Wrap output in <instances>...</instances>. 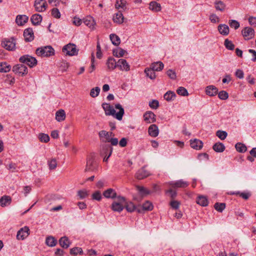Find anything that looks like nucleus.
<instances>
[{
  "label": "nucleus",
  "mask_w": 256,
  "mask_h": 256,
  "mask_svg": "<svg viewBox=\"0 0 256 256\" xmlns=\"http://www.w3.org/2000/svg\"><path fill=\"white\" fill-rule=\"evenodd\" d=\"M100 89L99 87L96 86L92 88L90 92V96L92 98H96L100 94Z\"/></svg>",
  "instance_id": "nucleus-50"
},
{
  "label": "nucleus",
  "mask_w": 256,
  "mask_h": 256,
  "mask_svg": "<svg viewBox=\"0 0 256 256\" xmlns=\"http://www.w3.org/2000/svg\"><path fill=\"white\" fill-rule=\"evenodd\" d=\"M218 29L220 33L223 36H227L229 34V27L225 24H220Z\"/></svg>",
  "instance_id": "nucleus-29"
},
{
  "label": "nucleus",
  "mask_w": 256,
  "mask_h": 256,
  "mask_svg": "<svg viewBox=\"0 0 256 256\" xmlns=\"http://www.w3.org/2000/svg\"><path fill=\"white\" fill-rule=\"evenodd\" d=\"M144 73L146 74V76L148 77L151 80H154L156 78L155 71H154L151 68H146L144 70Z\"/></svg>",
  "instance_id": "nucleus-37"
},
{
  "label": "nucleus",
  "mask_w": 256,
  "mask_h": 256,
  "mask_svg": "<svg viewBox=\"0 0 256 256\" xmlns=\"http://www.w3.org/2000/svg\"><path fill=\"white\" fill-rule=\"evenodd\" d=\"M218 97L220 99L222 100H226L228 98V93L225 90H221L218 94Z\"/></svg>",
  "instance_id": "nucleus-57"
},
{
  "label": "nucleus",
  "mask_w": 256,
  "mask_h": 256,
  "mask_svg": "<svg viewBox=\"0 0 256 256\" xmlns=\"http://www.w3.org/2000/svg\"><path fill=\"white\" fill-rule=\"evenodd\" d=\"M110 38L114 46H118L120 42V38L116 34H111L110 36Z\"/></svg>",
  "instance_id": "nucleus-41"
},
{
  "label": "nucleus",
  "mask_w": 256,
  "mask_h": 256,
  "mask_svg": "<svg viewBox=\"0 0 256 256\" xmlns=\"http://www.w3.org/2000/svg\"><path fill=\"white\" fill-rule=\"evenodd\" d=\"M170 184L174 188H184L188 186V183L182 180H180L176 182H172L170 183Z\"/></svg>",
  "instance_id": "nucleus-17"
},
{
  "label": "nucleus",
  "mask_w": 256,
  "mask_h": 256,
  "mask_svg": "<svg viewBox=\"0 0 256 256\" xmlns=\"http://www.w3.org/2000/svg\"><path fill=\"white\" fill-rule=\"evenodd\" d=\"M213 150L217 152H223L225 150L224 144L221 142H216L212 146Z\"/></svg>",
  "instance_id": "nucleus-38"
},
{
  "label": "nucleus",
  "mask_w": 256,
  "mask_h": 256,
  "mask_svg": "<svg viewBox=\"0 0 256 256\" xmlns=\"http://www.w3.org/2000/svg\"><path fill=\"white\" fill-rule=\"evenodd\" d=\"M190 145L191 147L196 150H200L202 148L203 143L202 142L198 139H194V140H190Z\"/></svg>",
  "instance_id": "nucleus-24"
},
{
  "label": "nucleus",
  "mask_w": 256,
  "mask_h": 256,
  "mask_svg": "<svg viewBox=\"0 0 256 256\" xmlns=\"http://www.w3.org/2000/svg\"><path fill=\"white\" fill-rule=\"evenodd\" d=\"M28 20V16L26 15H18L16 18V22L18 26H23Z\"/></svg>",
  "instance_id": "nucleus-27"
},
{
  "label": "nucleus",
  "mask_w": 256,
  "mask_h": 256,
  "mask_svg": "<svg viewBox=\"0 0 256 256\" xmlns=\"http://www.w3.org/2000/svg\"><path fill=\"white\" fill-rule=\"evenodd\" d=\"M196 203L202 206H206L208 204L207 198L204 196H199L196 200Z\"/></svg>",
  "instance_id": "nucleus-32"
},
{
  "label": "nucleus",
  "mask_w": 256,
  "mask_h": 256,
  "mask_svg": "<svg viewBox=\"0 0 256 256\" xmlns=\"http://www.w3.org/2000/svg\"><path fill=\"white\" fill-rule=\"evenodd\" d=\"M224 45L228 50H234V45L231 40H230L228 38L224 40Z\"/></svg>",
  "instance_id": "nucleus-49"
},
{
  "label": "nucleus",
  "mask_w": 256,
  "mask_h": 256,
  "mask_svg": "<svg viewBox=\"0 0 256 256\" xmlns=\"http://www.w3.org/2000/svg\"><path fill=\"white\" fill-rule=\"evenodd\" d=\"M19 61L21 63L27 64L30 68L35 66L38 63L36 59L28 54L24 55L19 58Z\"/></svg>",
  "instance_id": "nucleus-5"
},
{
  "label": "nucleus",
  "mask_w": 256,
  "mask_h": 256,
  "mask_svg": "<svg viewBox=\"0 0 256 256\" xmlns=\"http://www.w3.org/2000/svg\"><path fill=\"white\" fill-rule=\"evenodd\" d=\"M126 52L122 48H118L116 50H114V54L117 57H122Z\"/></svg>",
  "instance_id": "nucleus-55"
},
{
  "label": "nucleus",
  "mask_w": 256,
  "mask_h": 256,
  "mask_svg": "<svg viewBox=\"0 0 256 256\" xmlns=\"http://www.w3.org/2000/svg\"><path fill=\"white\" fill-rule=\"evenodd\" d=\"M165 193L166 195L170 196L172 200L175 198L177 196L176 192L172 188L166 190Z\"/></svg>",
  "instance_id": "nucleus-53"
},
{
  "label": "nucleus",
  "mask_w": 256,
  "mask_h": 256,
  "mask_svg": "<svg viewBox=\"0 0 256 256\" xmlns=\"http://www.w3.org/2000/svg\"><path fill=\"white\" fill-rule=\"evenodd\" d=\"M52 14L54 18H60V12L57 8H54L52 10Z\"/></svg>",
  "instance_id": "nucleus-64"
},
{
  "label": "nucleus",
  "mask_w": 256,
  "mask_h": 256,
  "mask_svg": "<svg viewBox=\"0 0 256 256\" xmlns=\"http://www.w3.org/2000/svg\"><path fill=\"white\" fill-rule=\"evenodd\" d=\"M176 97V94L172 91L167 92L164 96V98L167 101H170Z\"/></svg>",
  "instance_id": "nucleus-42"
},
{
  "label": "nucleus",
  "mask_w": 256,
  "mask_h": 256,
  "mask_svg": "<svg viewBox=\"0 0 256 256\" xmlns=\"http://www.w3.org/2000/svg\"><path fill=\"white\" fill-rule=\"evenodd\" d=\"M48 164L50 170H54L57 166V162L56 158H52L50 160H48Z\"/></svg>",
  "instance_id": "nucleus-51"
},
{
  "label": "nucleus",
  "mask_w": 256,
  "mask_h": 256,
  "mask_svg": "<svg viewBox=\"0 0 256 256\" xmlns=\"http://www.w3.org/2000/svg\"><path fill=\"white\" fill-rule=\"evenodd\" d=\"M214 6L217 10L223 12L226 8V4L221 0L214 2Z\"/></svg>",
  "instance_id": "nucleus-40"
},
{
  "label": "nucleus",
  "mask_w": 256,
  "mask_h": 256,
  "mask_svg": "<svg viewBox=\"0 0 256 256\" xmlns=\"http://www.w3.org/2000/svg\"><path fill=\"white\" fill-rule=\"evenodd\" d=\"M149 106L152 109H156L159 106V102L157 100H152L150 102Z\"/></svg>",
  "instance_id": "nucleus-63"
},
{
  "label": "nucleus",
  "mask_w": 256,
  "mask_h": 256,
  "mask_svg": "<svg viewBox=\"0 0 256 256\" xmlns=\"http://www.w3.org/2000/svg\"><path fill=\"white\" fill-rule=\"evenodd\" d=\"M235 148L238 152L241 153H244L247 150V148L246 145L240 142L236 144Z\"/></svg>",
  "instance_id": "nucleus-43"
},
{
  "label": "nucleus",
  "mask_w": 256,
  "mask_h": 256,
  "mask_svg": "<svg viewBox=\"0 0 256 256\" xmlns=\"http://www.w3.org/2000/svg\"><path fill=\"white\" fill-rule=\"evenodd\" d=\"M113 150L112 146L108 144H104L102 146L100 156H104V162H107Z\"/></svg>",
  "instance_id": "nucleus-4"
},
{
  "label": "nucleus",
  "mask_w": 256,
  "mask_h": 256,
  "mask_svg": "<svg viewBox=\"0 0 256 256\" xmlns=\"http://www.w3.org/2000/svg\"><path fill=\"white\" fill-rule=\"evenodd\" d=\"M149 8L154 12H158L161 10L160 4L156 1H152L149 4Z\"/></svg>",
  "instance_id": "nucleus-30"
},
{
  "label": "nucleus",
  "mask_w": 256,
  "mask_h": 256,
  "mask_svg": "<svg viewBox=\"0 0 256 256\" xmlns=\"http://www.w3.org/2000/svg\"><path fill=\"white\" fill-rule=\"evenodd\" d=\"M88 195V192L86 190H80L78 192V196L80 199H84Z\"/></svg>",
  "instance_id": "nucleus-58"
},
{
  "label": "nucleus",
  "mask_w": 256,
  "mask_h": 256,
  "mask_svg": "<svg viewBox=\"0 0 256 256\" xmlns=\"http://www.w3.org/2000/svg\"><path fill=\"white\" fill-rule=\"evenodd\" d=\"M102 106L106 116H112L119 120H122V116L124 114V110L122 105L120 104H115V108L119 110L118 112H116L113 106L109 104L103 103L102 104Z\"/></svg>",
  "instance_id": "nucleus-1"
},
{
  "label": "nucleus",
  "mask_w": 256,
  "mask_h": 256,
  "mask_svg": "<svg viewBox=\"0 0 256 256\" xmlns=\"http://www.w3.org/2000/svg\"><path fill=\"white\" fill-rule=\"evenodd\" d=\"M228 23L230 26L235 30L238 29L240 27V23L236 20H230Z\"/></svg>",
  "instance_id": "nucleus-59"
},
{
  "label": "nucleus",
  "mask_w": 256,
  "mask_h": 256,
  "mask_svg": "<svg viewBox=\"0 0 256 256\" xmlns=\"http://www.w3.org/2000/svg\"><path fill=\"white\" fill-rule=\"evenodd\" d=\"M126 2L125 0H117L116 4V8H124L126 6Z\"/></svg>",
  "instance_id": "nucleus-60"
},
{
  "label": "nucleus",
  "mask_w": 256,
  "mask_h": 256,
  "mask_svg": "<svg viewBox=\"0 0 256 256\" xmlns=\"http://www.w3.org/2000/svg\"><path fill=\"white\" fill-rule=\"evenodd\" d=\"M12 202V198L10 196H4L0 198V206L4 207L9 206Z\"/></svg>",
  "instance_id": "nucleus-25"
},
{
  "label": "nucleus",
  "mask_w": 256,
  "mask_h": 256,
  "mask_svg": "<svg viewBox=\"0 0 256 256\" xmlns=\"http://www.w3.org/2000/svg\"><path fill=\"white\" fill-rule=\"evenodd\" d=\"M97 163L96 161L92 158H89L86 162V171L94 170L96 166Z\"/></svg>",
  "instance_id": "nucleus-16"
},
{
  "label": "nucleus",
  "mask_w": 256,
  "mask_h": 256,
  "mask_svg": "<svg viewBox=\"0 0 256 256\" xmlns=\"http://www.w3.org/2000/svg\"><path fill=\"white\" fill-rule=\"evenodd\" d=\"M16 38L12 37L10 38H4L2 42V45L6 50L13 51L16 49Z\"/></svg>",
  "instance_id": "nucleus-6"
},
{
  "label": "nucleus",
  "mask_w": 256,
  "mask_h": 256,
  "mask_svg": "<svg viewBox=\"0 0 256 256\" xmlns=\"http://www.w3.org/2000/svg\"><path fill=\"white\" fill-rule=\"evenodd\" d=\"M214 208L218 212H222L226 208V204L216 202L214 205Z\"/></svg>",
  "instance_id": "nucleus-48"
},
{
  "label": "nucleus",
  "mask_w": 256,
  "mask_h": 256,
  "mask_svg": "<svg viewBox=\"0 0 256 256\" xmlns=\"http://www.w3.org/2000/svg\"><path fill=\"white\" fill-rule=\"evenodd\" d=\"M150 175L149 172L146 170L144 166L139 170L136 174L135 176L138 180H142Z\"/></svg>",
  "instance_id": "nucleus-15"
},
{
  "label": "nucleus",
  "mask_w": 256,
  "mask_h": 256,
  "mask_svg": "<svg viewBox=\"0 0 256 256\" xmlns=\"http://www.w3.org/2000/svg\"><path fill=\"white\" fill-rule=\"evenodd\" d=\"M34 6L36 12H42L46 10L47 4L45 0H35Z\"/></svg>",
  "instance_id": "nucleus-10"
},
{
  "label": "nucleus",
  "mask_w": 256,
  "mask_h": 256,
  "mask_svg": "<svg viewBox=\"0 0 256 256\" xmlns=\"http://www.w3.org/2000/svg\"><path fill=\"white\" fill-rule=\"evenodd\" d=\"M38 139L41 142L46 143L50 140V137L47 134L40 133L38 134Z\"/></svg>",
  "instance_id": "nucleus-46"
},
{
  "label": "nucleus",
  "mask_w": 256,
  "mask_h": 256,
  "mask_svg": "<svg viewBox=\"0 0 256 256\" xmlns=\"http://www.w3.org/2000/svg\"><path fill=\"white\" fill-rule=\"evenodd\" d=\"M153 205L150 201H146L142 204V209L144 210H152L153 209Z\"/></svg>",
  "instance_id": "nucleus-52"
},
{
  "label": "nucleus",
  "mask_w": 256,
  "mask_h": 256,
  "mask_svg": "<svg viewBox=\"0 0 256 256\" xmlns=\"http://www.w3.org/2000/svg\"><path fill=\"white\" fill-rule=\"evenodd\" d=\"M164 64L161 62H156L152 63L150 65V68H152L154 71H160L162 70L164 68Z\"/></svg>",
  "instance_id": "nucleus-35"
},
{
  "label": "nucleus",
  "mask_w": 256,
  "mask_h": 256,
  "mask_svg": "<svg viewBox=\"0 0 256 256\" xmlns=\"http://www.w3.org/2000/svg\"><path fill=\"white\" fill-rule=\"evenodd\" d=\"M66 117V112L64 110H59L56 112V119L58 122L64 121Z\"/></svg>",
  "instance_id": "nucleus-28"
},
{
  "label": "nucleus",
  "mask_w": 256,
  "mask_h": 256,
  "mask_svg": "<svg viewBox=\"0 0 256 256\" xmlns=\"http://www.w3.org/2000/svg\"><path fill=\"white\" fill-rule=\"evenodd\" d=\"M62 52H66L67 55L72 56L78 54V50L74 44H68L64 46L62 48Z\"/></svg>",
  "instance_id": "nucleus-8"
},
{
  "label": "nucleus",
  "mask_w": 256,
  "mask_h": 256,
  "mask_svg": "<svg viewBox=\"0 0 256 256\" xmlns=\"http://www.w3.org/2000/svg\"><path fill=\"white\" fill-rule=\"evenodd\" d=\"M176 92L178 94L182 96H187L188 95V93L186 89L182 86L178 88Z\"/></svg>",
  "instance_id": "nucleus-54"
},
{
  "label": "nucleus",
  "mask_w": 256,
  "mask_h": 256,
  "mask_svg": "<svg viewBox=\"0 0 256 256\" xmlns=\"http://www.w3.org/2000/svg\"><path fill=\"white\" fill-rule=\"evenodd\" d=\"M124 17L120 12L115 14L113 16V20L114 22L121 24L124 22Z\"/></svg>",
  "instance_id": "nucleus-34"
},
{
  "label": "nucleus",
  "mask_w": 256,
  "mask_h": 256,
  "mask_svg": "<svg viewBox=\"0 0 256 256\" xmlns=\"http://www.w3.org/2000/svg\"><path fill=\"white\" fill-rule=\"evenodd\" d=\"M148 132L150 136L152 137H156L158 136L159 130L156 124H151L148 128Z\"/></svg>",
  "instance_id": "nucleus-20"
},
{
  "label": "nucleus",
  "mask_w": 256,
  "mask_h": 256,
  "mask_svg": "<svg viewBox=\"0 0 256 256\" xmlns=\"http://www.w3.org/2000/svg\"><path fill=\"white\" fill-rule=\"evenodd\" d=\"M228 134L226 131L218 130L216 132V136L222 140H224L227 136Z\"/></svg>",
  "instance_id": "nucleus-56"
},
{
  "label": "nucleus",
  "mask_w": 256,
  "mask_h": 256,
  "mask_svg": "<svg viewBox=\"0 0 256 256\" xmlns=\"http://www.w3.org/2000/svg\"><path fill=\"white\" fill-rule=\"evenodd\" d=\"M12 71L15 74L21 76H24L28 74V69L24 64H18L13 66Z\"/></svg>",
  "instance_id": "nucleus-7"
},
{
  "label": "nucleus",
  "mask_w": 256,
  "mask_h": 256,
  "mask_svg": "<svg viewBox=\"0 0 256 256\" xmlns=\"http://www.w3.org/2000/svg\"><path fill=\"white\" fill-rule=\"evenodd\" d=\"M11 66L10 64H8L6 62L0 63V72H7L10 71Z\"/></svg>",
  "instance_id": "nucleus-44"
},
{
  "label": "nucleus",
  "mask_w": 256,
  "mask_h": 256,
  "mask_svg": "<svg viewBox=\"0 0 256 256\" xmlns=\"http://www.w3.org/2000/svg\"><path fill=\"white\" fill-rule=\"evenodd\" d=\"M36 54L40 56H50L54 55V50L51 46L38 48L36 50Z\"/></svg>",
  "instance_id": "nucleus-2"
},
{
  "label": "nucleus",
  "mask_w": 256,
  "mask_h": 256,
  "mask_svg": "<svg viewBox=\"0 0 256 256\" xmlns=\"http://www.w3.org/2000/svg\"><path fill=\"white\" fill-rule=\"evenodd\" d=\"M83 253V251L82 248L78 247H74L70 250V254L71 255L76 256L78 254H80Z\"/></svg>",
  "instance_id": "nucleus-45"
},
{
  "label": "nucleus",
  "mask_w": 256,
  "mask_h": 256,
  "mask_svg": "<svg viewBox=\"0 0 256 256\" xmlns=\"http://www.w3.org/2000/svg\"><path fill=\"white\" fill-rule=\"evenodd\" d=\"M4 82L10 85H12L15 82V79L10 74H8L4 77Z\"/></svg>",
  "instance_id": "nucleus-47"
},
{
  "label": "nucleus",
  "mask_w": 256,
  "mask_h": 256,
  "mask_svg": "<svg viewBox=\"0 0 256 256\" xmlns=\"http://www.w3.org/2000/svg\"><path fill=\"white\" fill-rule=\"evenodd\" d=\"M117 201L114 202L111 205V208L114 212H120L124 208V203L126 202V198L122 196L117 197Z\"/></svg>",
  "instance_id": "nucleus-3"
},
{
  "label": "nucleus",
  "mask_w": 256,
  "mask_h": 256,
  "mask_svg": "<svg viewBox=\"0 0 256 256\" xmlns=\"http://www.w3.org/2000/svg\"><path fill=\"white\" fill-rule=\"evenodd\" d=\"M46 244L50 247L54 246L57 244V240L52 236H49L46 238Z\"/></svg>",
  "instance_id": "nucleus-39"
},
{
  "label": "nucleus",
  "mask_w": 256,
  "mask_h": 256,
  "mask_svg": "<svg viewBox=\"0 0 256 256\" xmlns=\"http://www.w3.org/2000/svg\"><path fill=\"white\" fill-rule=\"evenodd\" d=\"M59 244L60 246L64 248H68L71 244L68 238L66 236L62 237L59 240Z\"/></svg>",
  "instance_id": "nucleus-26"
},
{
  "label": "nucleus",
  "mask_w": 256,
  "mask_h": 256,
  "mask_svg": "<svg viewBox=\"0 0 256 256\" xmlns=\"http://www.w3.org/2000/svg\"><path fill=\"white\" fill-rule=\"evenodd\" d=\"M92 199L100 201L102 199V194L100 191H96L92 194Z\"/></svg>",
  "instance_id": "nucleus-61"
},
{
  "label": "nucleus",
  "mask_w": 256,
  "mask_h": 256,
  "mask_svg": "<svg viewBox=\"0 0 256 256\" xmlns=\"http://www.w3.org/2000/svg\"><path fill=\"white\" fill-rule=\"evenodd\" d=\"M242 34L245 40H250L254 36V30L250 27H246L242 30Z\"/></svg>",
  "instance_id": "nucleus-9"
},
{
  "label": "nucleus",
  "mask_w": 256,
  "mask_h": 256,
  "mask_svg": "<svg viewBox=\"0 0 256 256\" xmlns=\"http://www.w3.org/2000/svg\"><path fill=\"white\" fill-rule=\"evenodd\" d=\"M230 195H239L240 197H242L244 200H248L250 196V192H230L228 193Z\"/></svg>",
  "instance_id": "nucleus-36"
},
{
  "label": "nucleus",
  "mask_w": 256,
  "mask_h": 256,
  "mask_svg": "<svg viewBox=\"0 0 256 256\" xmlns=\"http://www.w3.org/2000/svg\"><path fill=\"white\" fill-rule=\"evenodd\" d=\"M144 120L148 124L153 123L156 122V115L151 111H148L144 114Z\"/></svg>",
  "instance_id": "nucleus-14"
},
{
  "label": "nucleus",
  "mask_w": 256,
  "mask_h": 256,
  "mask_svg": "<svg viewBox=\"0 0 256 256\" xmlns=\"http://www.w3.org/2000/svg\"><path fill=\"white\" fill-rule=\"evenodd\" d=\"M42 16L40 14H34L30 18L32 23L34 26L39 25L42 20Z\"/></svg>",
  "instance_id": "nucleus-23"
},
{
  "label": "nucleus",
  "mask_w": 256,
  "mask_h": 256,
  "mask_svg": "<svg viewBox=\"0 0 256 256\" xmlns=\"http://www.w3.org/2000/svg\"><path fill=\"white\" fill-rule=\"evenodd\" d=\"M84 23L89 28H93L96 24L94 20L91 16H87L84 18Z\"/></svg>",
  "instance_id": "nucleus-33"
},
{
  "label": "nucleus",
  "mask_w": 256,
  "mask_h": 256,
  "mask_svg": "<svg viewBox=\"0 0 256 256\" xmlns=\"http://www.w3.org/2000/svg\"><path fill=\"white\" fill-rule=\"evenodd\" d=\"M206 93L210 96H213L218 94V89L216 86L210 85L206 88Z\"/></svg>",
  "instance_id": "nucleus-18"
},
{
  "label": "nucleus",
  "mask_w": 256,
  "mask_h": 256,
  "mask_svg": "<svg viewBox=\"0 0 256 256\" xmlns=\"http://www.w3.org/2000/svg\"><path fill=\"white\" fill-rule=\"evenodd\" d=\"M98 134L100 138L102 139V142L106 144V142H109V140L111 138V137L114 136L112 132H108L104 130L100 131Z\"/></svg>",
  "instance_id": "nucleus-12"
},
{
  "label": "nucleus",
  "mask_w": 256,
  "mask_h": 256,
  "mask_svg": "<svg viewBox=\"0 0 256 256\" xmlns=\"http://www.w3.org/2000/svg\"><path fill=\"white\" fill-rule=\"evenodd\" d=\"M24 40L26 42H30L34 40V36L33 30L32 28H28L24 32Z\"/></svg>",
  "instance_id": "nucleus-13"
},
{
  "label": "nucleus",
  "mask_w": 256,
  "mask_h": 256,
  "mask_svg": "<svg viewBox=\"0 0 256 256\" xmlns=\"http://www.w3.org/2000/svg\"><path fill=\"white\" fill-rule=\"evenodd\" d=\"M118 68L122 70L128 71L130 69V65L124 59H120L118 61Z\"/></svg>",
  "instance_id": "nucleus-19"
},
{
  "label": "nucleus",
  "mask_w": 256,
  "mask_h": 256,
  "mask_svg": "<svg viewBox=\"0 0 256 256\" xmlns=\"http://www.w3.org/2000/svg\"><path fill=\"white\" fill-rule=\"evenodd\" d=\"M171 208L174 210H177L179 208L180 202L178 200H172L170 203Z\"/></svg>",
  "instance_id": "nucleus-62"
},
{
  "label": "nucleus",
  "mask_w": 256,
  "mask_h": 256,
  "mask_svg": "<svg viewBox=\"0 0 256 256\" xmlns=\"http://www.w3.org/2000/svg\"><path fill=\"white\" fill-rule=\"evenodd\" d=\"M103 195L106 198H117L116 192L112 188H108L103 192Z\"/></svg>",
  "instance_id": "nucleus-22"
},
{
  "label": "nucleus",
  "mask_w": 256,
  "mask_h": 256,
  "mask_svg": "<svg viewBox=\"0 0 256 256\" xmlns=\"http://www.w3.org/2000/svg\"><path fill=\"white\" fill-rule=\"evenodd\" d=\"M30 229L28 226L21 228L17 233L16 238L18 240H23L26 238L30 234Z\"/></svg>",
  "instance_id": "nucleus-11"
},
{
  "label": "nucleus",
  "mask_w": 256,
  "mask_h": 256,
  "mask_svg": "<svg viewBox=\"0 0 256 256\" xmlns=\"http://www.w3.org/2000/svg\"><path fill=\"white\" fill-rule=\"evenodd\" d=\"M106 64L108 68L110 70H113L116 68L118 67V62H116V60L113 58H109L107 60Z\"/></svg>",
  "instance_id": "nucleus-31"
},
{
  "label": "nucleus",
  "mask_w": 256,
  "mask_h": 256,
  "mask_svg": "<svg viewBox=\"0 0 256 256\" xmlns=\"http://www.w3.org/2000/svg\"><path fill=\"white\" fill-rule=\"evenodd\" d=\"M124 208H126L128 212H132L136 210L138 212H140V209H137L136 205L130 202H127L126 200L125 203H124Z\"/></svg>",
  "instance_id": "nucleus-21"
}]
</instances>
